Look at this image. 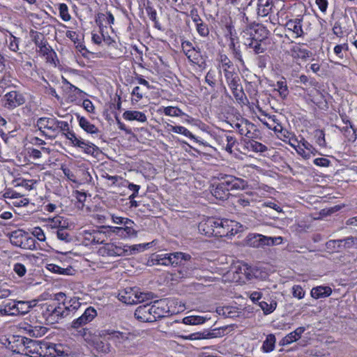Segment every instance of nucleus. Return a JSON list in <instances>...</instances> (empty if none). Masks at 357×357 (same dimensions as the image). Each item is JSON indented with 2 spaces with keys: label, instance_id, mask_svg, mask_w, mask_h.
Here are the masks:
<instances>
[{
  "label": "nucleus",
  "instance_id": "nucleus-52",
  "mask_svg": "<svg viewBox=\"0 0 357 357\" xmlns=\"http://www.w3.org/2000/svg\"><path fill=\"white\" fill-rule=\"evenodd\" d=\"M134 222L132 220L127 221V224L123 226L127 238L137 236V231L133 229Z\"/></svg>",
  "mask_w": 357,
  "mask_h": 357
},
{
  "label": "nucleus",
  "instance_id": "nucleus-1",
  "mask_svg": "<svg viewBox=\"0 0 357 357\" xmlns=\"http://www.w3.org/2000/svg\"><path fill=\"white\" fill-rule=\"evenodd\" d=\"M173 263L174 267L178 268L179 277L184 278L190 277L198 266L190 255L183 252H175Z\"/></svg>",
  "mask_w": 357,
  "mask_h": 357
},
{
  "label": "nucleus",
  "instance_id": "nucleus-37",
  "mask_svg": "<svg viewBox=\"0 0 357 357\" xmlns=\"http://www.w3.org/2000/svg\"><path fill=\"white\" fill-rule=\"evenodd\" d=\"M259 305L264 312V314L267 315L272 313L277 307V302L275 301H271V303H268L265 301L259 302Z\"/></svg>",
  "mask_w": 357,
  "mask_h": 357
},
{
  "label": "nucleus",
  "instance_id": "nucleus-47",
  "mask_svg": "<svg viewBox=\"0 0 357 357\" xmlns=\"http://www.w3.org/2000/svg\"><path fill=\"white\" fill-rule=\"evenodd\" d=\"M56 236L59 240L63 241L65 243H68L72 241V237L66 231V227L58 229L56 231Z\"/></svg>",
  "mask_w": 357,
  "mask_h": 357
},
{
  "label": "nucleus",
  "instance_id": "nucleus-11",
  "mask_svg": "<svg viewBox=\"0 0 357 357\" xmlns=\"http://www.w3.org/2000/svg\"><path fill=\"white\" fill-rule=\"evenodd\" d=\"M47 312H48L47 320L51 324L58 322L59 320L67 317L63 303H59L56 307L49 306Z\"/></svg>",
  "mask_w": 357,
  "mask_h": 357
},
{
  "label": "nucleus",
  "instance_id": "nucleus-53",
  "mask_svg": "<svg viewBox=\"0 0 357 357\" xmlns=\"http://www.w3.org/2000/svg\"><path fill=\"white\" fill-rule=\"evenodd\" d=\"M250 147L253 151L259 153H264L268 150L267 146L257 141L251 142Z\"/></svg>",
  "mask_w": 357,
  "mask_h": 357
},
{
  "label": "nucleus",
  "instance_id": "nucleus-29",
  "mask_svg": "<svg viewBox=\"0 0 357 357\" xmlns=\"http://www.w3.org/2000/svg\"><path fill=\"white\" fill-rule=\"evenodd\" d=\"M109 341V340H107V338L104 340H97L94 342L95 349L98 351L105 354L112 353L114 349Z\"/></svg>",
  "mask_w": 357,
  "mask_h": 357
},
{
  "label": "nucleus",
  "instance_id": "nucleus-41",
  "mask_svg": "<svg viewBox=\"0 0 357 357\" xmlns=\"http://www.w3.org/2000/svg\"><path fill=\"white\" fill-rule=\"evenodd\" d=\"M23 249L35 250L36 249V240L33 237L28 236L26 234V237L22 241V245L20 246Z\"/></svg>",
  "mask_w": 357,
  "mask_h": 357
},
{
  "label": "nucleus",
  "instance_id": "nucleus-31",
  "mask_svg": "<svg viewBox=\"0 0 357 357\" xmlns=\"http://www.w3.org/2000/svg\"><path fill=\"white\" fill-rule=\"evenodd\" d=\"M216 312L224 317L234 318L238 316V312L231 306L218 307L216 309Z\"/></svg>",
  "mask_w": 357,
  "mask_h": 357
},
{
  "label": "nucleus",
  "instance_id": "nucleus-2",
  "mask_svg": "<svg viewBox=\"0 0 357 357\" xmlns=\"http://www.w3.org/2000/svg\"><path fill=\"white\" fill-rule=\"evenodd\" d=\"M118 298L123 303L133 305L151 299L153 293L139 292L137 289L129 288L119 292Z\"/></svg>",
  "mask_w": 357,
  "mask_h": 357
},
{
  "label": "nucleus",
  "instance_id": "nucleus-35",
  "mask_svg": "<svg viewBox=\"0 0 357 357\" xmlns=\"http://www.w3.org/2000/svg\"><path fill=\"white\" fill-rule=\"evenodd\" d=\"M214 333L208 332V331H203L199 333H192L190 335L185 337V338L187 340H203V339H209L215 337Z\"/></svg>",
  "mask_w": 357,
  "mask_h": 357
},
{
  "label": "nucleus",
  "instance_id": "nucleus-40",
  "mask_svg": "<svg viewBox=\"0 0 357 357\" xmlns=\"http://www.w3.org/2000/svg\"><path fill=\"white\" fill-rule=\"evenodd\" d=\"M326 248L331 252H340L342 250V241L340 239L330 240L326 242Z\"/></svg>",
  "mask_w": 357,
  "mask_h": 357
},
{
  "label": "nucleus",
  "instance_id": "nucleus-61",
  "mask_svg": "<svg viewBox=\"0 0 357 357\" xmlns=\"http://www.w3.org/2000/svg\"><path fill=\"white\" fill-rule=\"evenodd\" d=\"M293 296L298 299H301L305 296V291L300 285H294L292 287Z\"/></svg>",
  "mask_w": 357,
  "mask_h": 357
},
{
  "label": "nucleus",
  "instance_id": "nucleus-6",
  "mask_svg": "<svg viewBox=\"0 0 357 357\" xmlns=\"http://www.w3.org/2000/svg\"><path fill=\"white\" fill-rule=\"evenodd\" d=\"M5 102L4 107L8 109H13L20 105H22L26 100L24 95L17 91L8 92L3 97Z\"/></svg>",
  "mask_w": 357,
  "mask_h": 357
},
{
  "label": "nucleus",
  "instance_id": "nucleus-39",
  "mask_svg": "<svg viewBox=\"0 0 357 357\" xmlns=\"http://www.w3.org/2000/svg\"><path fill=\"white\" fill-rule=\"evenodd\" d=\"M47 268H48V270H50V271H52L53 273L61 274V275H71V271H72L71 267H69L67 268H63L60 267L59 266H57V265L53 264H48Z\"/></svg>",
  "mask_w": 357,
  "mask_h": 357
},
{
  "label": "nucleus",
  "instance_id": "nucleus-7",
  "mask_svg": "<svg viewBox=\"0 0 357 357\" xmlns=\"http://www.w3.org/2000/svg\"><path fill=\"white\" fill-rule=\"evenodd\" d=\"M174 252L170 253H161L153 254L147 261L148 266L162 265V266H174L173 263Z\"/></svg>",
  "mask_w": 357,
  "mask_h": 357
},
{
  "label": "nucleus",
  "instance_id": "nucleus-27",
  "mask_svg": "<svg viewBox=\"0 0 357 357\" xmlns=\"http://www.w3.org/2000/svg\"><path fill=\"white\" fill-rule=\"evenodd\" d=\"M26 234L23 230L17 229L10 232L8 234L10 243L15 246L20 247L22 244V241L26 237Z\"/></svg>",
  "mask_w": 357,
  "mask_h": 357
},
{
  "label": "nucleus",
  "instance_id": "nucleus-55",
  "mask_svg": "<svg viewBox=\"0 0 357 357\" xmlns=\"http://www.w3.org/2000/svg\"><path fill=\"white\" fill-rule=\"evenodd\" d=\"M314 136L317 143L322 147L326 146L325 134L322 130H317Z\"/></svg>",
  "mask_w": 357,
  "mask_h": 357
},
{
  "label": "nucleus",
  "instance_id": "nucleus-24",
  "mask_svg": "<svg viewBox=\"0 0 357 357\" xmlns=\"http://www.w3.org/2000/svg\"><path fill=\"white\" fill-rule=\"evenodd\" d=\"M123 117L128 121L135 120L141 123H144L147 121L145 114L139 111H126L123 114Z\"/></svg>",
  "mask_w": 357,
  "mask_h": 357
},
{
  "label": "nucleus",
  "instance_id": "nucleus-16",
  "mask_svg": "<svg viewBox=\"0 0 357 357\" xmlns=\"http://www.w3.org/2000/svg\"><path fill=\"white\" fill-rule=\"evenodd\" d=\"M290 55L296 59L306 61L312 56V53L300 45H294L290 49Z\"/></svg>",
  "mask_w": 357,
  "mask_h": 357
},
{
  "label": "nucleus",
  "instance_id": "nucleus-5",
  "mask_svg": "<svg viewBox=\"0 0 357 357\" xmlns=\"http://www.w3.org/2000/svg\"><path fill=\"white\" fill-rule=\"evenodd\" d=\"M218 179L221 184L229 191L243 189L247 184L245 180L232 175L221 174Z\"/></svg>",
  "mask_w": 357,
  "mask_h": 357
},
{
  "label": "nucleus",
  "instance_id": "nucleus-17",
  "mask_svg": "<svg viewBox=\"0 0 357 357\" xmlns=\"http://www.w3.org/2000/svg\"><path fill=\"white\" fill-rule=\"evenodd\" d=\"M265 236L259 234H249L245 238L247 245L252 248H260L265 246Z\"/></svg>",
  "mask_w": 357,
  "mask_h": 357
},
{
  "label": "nucleus",
  "instance_id": "nucleus-21",
  "mask_svg": "<svg viewBox=\"0 0 357 357\" xmlns=\"http://www.w3.org/2000/svg\"><path fill=\"white\" fill-rule=\"evenodd\" d=\"M86 234H88L86 238L93 244L103 243L107 238L105 232L100 230H92Z\"/></svg>",
  "mask_w": 357,
  "mask_h": 357
},
{
  "label": "nucleus",
  "instance_id": "nucleus-64",
  "mask_svg": "<svg viewBox=\"0 0 357 357\" xmlns=\"http://www.w3.org/2000/svg\"><path fill=\"white\" fill-rule=\"evenodd\" d=\"M197 32L202 36H206L208 35L209 31L207 25L204 24L202 21L197 26Z\"/></svg>",
  "mask_w": 357,
  "mask_h": 357
},
{
  "label": "nucleus",
  "instance_id": "nucleus-13",
  "mask_svg": "<svg viewBox=\"0 0 357 357\" xmlns=\"http://www.w3.org/2000/svg\"><path fill=\"white\" fill-rule=\"evenodd\" d=\"M249 39L258 41H264L268 38V31L266 28L259 24H254L250 26Z\"/></svg>",
  "mask_w": 357,
  "mask_h": 357
},
{
  "label": "nucleus",
  "instance_id": "nucleus-50",
  "mask_svg": "<svg viewBox=\"0 0 357 357\" xmlns=\"http://www.w3.org/2000/svg\"><path fill=\"white\" fill-rule=\"evenodd\" d=\"M340 240L342 241V250L351 248L357 245V238L356 237L349 236L346 238Z\"/></svg>",
  "mask_w": 357,
  "mask_h": 357
},
{
  "label": "nucleus",
  "instance_id": "nucleus-8",
  "mask_svg": "<svg viewBox=\"0 0 357 357\" xmlns=\"http://www.w3.org/2000/svg\"><path fill=\"white\" fill-rule=\"evenodd\" d=\"M102 333V336L107 337V340L114 342L116 346L129 340L132 335L130 332H121L112 329L104 330Z\"/></svg>",
  "mask_w": 357,
  "mask_h": 357
},
{
  "label": "nucleus",
  "instance_id": "nucleus-34",
  "mask_svg": "<svg viewBox=\"0 0 357 357\" xmlns=\"http://www.w3.org/2000/svg\"><path fill=\"white\" fill-rule=\"evenodd\" d=\"M82 142L84 144H76L75 146L81 148L82 149H83L84 153H86L87 154L93 155L94 154L95 151H97L98 150V146H96L93 143L86 142L84 139H82Z\"/></svg>",
  "mask_w": 357,
  "mask_h": 357
},
{
  "label": "nucleus",
  "instance_id": "nucleus-46",
  "mask_svg": "<svg viewBox=\"0 0 357 357\" xmlns=\"http://www.w3.org/2000/svg\"><path fill=\"white\" fill-rule=\"evenodd\" d=\"M221 62L222 64L223 71L225 74V77H226V73H234V71L231 70V68H233V63L230 61V59L226 56V55H222L221 56Z\"/></svg>",
  "mask_w": 357,
  "mask_h": 357
},
{
  "label": "nucleus",
  "instance_id": "nucleus-49",
  "mask_svg": "<svg viewBox=\"0 0 357 357\" xmlns=\"http://www.w3.org/2000/svg\"><path fill=\"white\" fill-rule=\"evenodd\" d=\"M276 89L280 94V96L284 99L289 94V91L285 82H278L276 84Z\"/></svg>",
  "mask_w": 357,
  "mask_h": 357
},
{
  "label": "nucleus",
  "instance_id": "nucleus-60",
  "mask_svg": "<svg viewBox=\"0 0 357 357\" xmlns=\"http://www.w3.org/2000/svg\"><path fill=\"white\" fill-rule=\"evenodd\" d=\"M265 245H273L280 244L282 241V237H267L265 236Z\"/></svg>",
  "mask_w": 357,
  "mask_h": 357
},
{
  "label": "nucleus",
  "instance_id": "nucleus-14",
  "mask_svg": "<svg viewBox=\"0 0 357 357\" xmlns=\"http://www.w3.org/2000/svg\"><path fill=\"white\" fill-rule=\"evenodd\" d=\"M219 227L215 233V236L223 237L232 236L231 226L234 225V221L228 219H220Z\"/></svg>",
  "mask_w": 357,
  "mask_h": 357
},
{
  "label": "nucleus",
  "instance_id": "nucleus-9",
  "mask_svg": "<svg viewBox=\"0 0 357 357\" xmlns=\"http://www.w3.org/2000/svg\"><path fill=\"white\" fill-rule=\"evenodd\" d=\"M99 253L102 256L108 257H120L127 256L126 246L116 245L114 243H105L104 246L101 247Z\"/></svg>",
  "mask_w": 357,
  "mask_h": 357
},
{
  "label": "nucleus",
  "instance_id": "nucleus-22",
  "mask_svg": "<svg viewBox=\"0 0 357 357\" xmlns=\"http://www.w3.org/2000/svg\"><path fill=\"white\" fill-rule=\"evenodd\" d=\"M332 294V289L328 286H318L311 290V296L315 299L326 298Z\"/></svg>",
  "mask_w": 357,
  "mask_h": 357
},
{
  "label": "nucleus",
  "instance_id": "nucleus-59",
  "mask_svg": "<svg viewBox=\"0 0 357 357\" xmlns=\"http://www.w3.org/2000/svg\"><path fill=\"white\" fill-rule=\"evenodd\" d=\"M199 230L202 231L205 235L208 236H215L214 229H212V227H207L206 226V221L204 222L200 223L199 226Z\"/></svg>",
  "mask_w": 357,
  "mask_h": 357
},
{
  "label": "nucleus",
  "instance_id": "nucleus-23",
  "mask_svg": "<svg viewBox=\"0 0 357 357\" xmlns=\"http://www.w3.org/2000/svg\"><path fill=\"white\" fill-rule=\"evenodd\" d=\"M245 45L248 48L252 49L256 54L264 53L266 50V45L264 41H255L252 39H247L245 42Z\"/></svg>",
  "mask_w": 357,
  "mask_h": 357
},
{
  "label": "nucleus",
  "instance_id": "nucleus-42",
  "mask_svg": "<svg viewBox=\"0 0 357 357\" xmlns=\"http://www.w3.org/2000/svg\"><path fill=\"white\" fill-rule=\"evenodd\" d=\"M69 124L66 121H59L56 118V122H55V137L57 136L59 132H63V134L65 133V132H67L69 130Z\"/></svg>",
  "mask_w": 357,
  "mask_h": 357
},
{
  "label": "nucleus",
  "instance_id": "nucleus-45",
  "mask_svg": "<svg viewBox=\"0 0 357 357\" xmlns=\"http://www.w3.org/2000/svg\"><path fill=\"white\" fill-rule=\"evenodd\" d=\"M17 315L25 314L30 311V304H28L27 301H17Z\"/></svg>",
  "mask_w": 357,
  "mask_h": 357
},
{
  "label": "nucleus",
  "instance_id": "nucleus-62",
  "mask_svg": "<svg viewBox=\"0 0 357 357\" xmlns=\"http://www.w3.org/2000/svg\"><path fill=\"white\" fill-rule=\"evenodd\" d=\"M250 199L246 197L243 195L237 197V199L236 201V206H242V207L248 206H250Z\"/></svg>",
  "mask_w": 357,
  "mask_h": 357
},
{
  "label": "nucleus",
  "instance_id": "nucleus-3",
  "mask_svg": "<svg viewBox=\"0 0 357 357\" xmlns=\"http://www.w3.org/2000/svg\"><path fill=\"white\" fill-rule=\"evenodd\" d=\"M55 117H41L37 120L36 126L42 135L49 138H55Z\"/></svg>",
  "mask_w": 357,
  "mask_h": 357
},
{
  "label": "nucleus",
  "instance_id": "nucleus-44",
  "mask_svg": "<svg viewBox=\"0 0 357 357\" xmlns=\"http://www.w3.org/2000/svg\"><path fill=\"white\" fill-rule=\"evenodd\" d=\"M169 130L178 134H182L189 138H194L193 135L185 127L178 126H170Z\"/></svg>",
  "mask_w": 357,
  "mask_h": 357
},
{
  "label": "nucleus",
  "instance_id": "nucleus-20",
  "mask_svg": "<svg viewBox=\"0 0 357 357\" xmlns=\"http://www.w3.org/2000/svg\"><path fill=\"white\" fill-rule=\"evenodd\" d=\"M273 6V0H258L257 14L261 17L267 16L271 12Z\"/></svg>",
  "mask_w": 357,
  "mask_h": 357
},
{
  "label": "nucleus",
  "instance_id": "nucleus-25",
  "mask_svg": "<svg viewBox=\"0 0 357 357\" xmlns=\"http://www.w3.org/2000/svg\"><path fill=\"white\" fill-rule=\"evenodd\" d=\"M17 302L9 301L0 305V314L2 315H17Z\"/></svg>",
  "mask_w": 357,
  "mask_h": 357
},
{
  "label": "nucleus",
  "instance_id": "nucleus-56",
  "mask_svg": "<svg viewBox=\"0 0 357 357\" xmlns=\"http://www.w3.org/2000/svg\"><path fill=\"white\" fill-rule=\"evenodd\" d=\"M66 221L62 217L56 216L51 220V225L52 227H56L58 229L66 227Z\"/></svg>",
  "mask_w": 357,
  "mask_h": 357
},
{
  "label": "nucleus",
  "instance_id": "nucleus-63",
  "mask_svg": "<svg viewBox=\"0 0 357 357\" xmlns=\"http://www.w3.org/2000/svg\"><path fill=\"white\" fill-rule=\"evenodd\" d=\"M61 348L62 345L61 344H50V351L53 350L55 353H52L53 355L57 356L59 357H63L65 356L64 351L61 349Z\"/></svg>",
  "mask_w": 357,
  "mask_h": 357
},
{
  "label": "nucleus",
  "instance_id": "nucleus-38",
  "mask_svg": "<svg viewBox=\"0 0 357 357\" xmlns=\"http://www.w3.org/2000/svg\"><path fill=\"white\" fill-rule=\"evenodd\" d=\"M28 332L31 337H38L45 335L47 332V328L43 326L33 327L30 326Z\"/></svg>",
  "mask_w": 357,
  "mask_h": 357
},
{
  "label": "nucleus",
  "instance_id": "nucleus-26",
  "mask_svg": "<svg viewBox=\"0 0 357 357\" xmlns=\"http://www.w3.org/2000/svg\"><path fill=\"white\" fill-rule=\"evenodd\" d=\"M43 35L37 34L34 36L33 40L36 45L39 48L40 53L43 54H47L50 53V56L52 54H55V52H52V50H50V47L47 45V42L44 41Z\"/></svg>",
  "mask_w": 357,
  "mask_h": 357
},
{
  "label": "nucleus",
  "instance_id": "nucleus-58",
  "mask_svg": "<svg viewBox=\"0 0 357 357\" xmlns=\"http://www.w3.org/2000/svg\"><path fill=\"white\" fill-rule=\"evenodd\" d=\"M13 271L19 277H23L26 274V268L24 264L16 263L14 264Z\"/></svg>",
  "mask_w": 357,
  "mask_h": 357
},
{
  "label": "nucleus",
  "instance_id": "nucleus-10",
  "mask_svg": "<svg viewBox=\"0 0 357 357\" xmlns=\"http://www.w3.org/2000/svg\"><path fill=\"white\" fill-rule=\"evenodd\" d=\"M151 308L154 321L169 315V309L165 301H155L153 304L151 303Z\"/></svg>",
  "mask_w": 357,
  "mask_h": 357
},
{
  "label": "nucleus",
  "instance_id": "nucleus-51",
  "mask_svg": "<svg viewBox=\"0 0 357 357\" xmlns=\"http://www.w3.org/2000/svg\"><path fill=\"white\" fill-rule=\"evenodd\" d=\"M59 10L60 17L63 21L68 22L70 20V15L68 13V8L66 4L60 3L59 6Z\"/></svg>",
  "mask_w": 357,
  "mask_h": 357
},
{
  "label": "nucleus",
  "instance_id": "nucleus-54",
  "mask_svg": "<svg viewBox=\"0 0 357 357\" xmlns=\"http://www.w3.org/2000/svg\"><path fill=\"white\" fill-rule=\"evenodd\" d=\"M63 135L73 144L74 146H75L76 144H80V143L81 144H84L82 142V139L77 137L75 132L73 131L68 130L66 133H63Z\"/></svg>",
  "mask_w": 357,
  "mask_h": 357
},
{
  "label": "nucleus",
  "instance_id": "nucleus-15",
  "mask_svg": "<svg viewBox=\"0 0 357 357\" xmlns=\"http://www.w3.org/2000/svg\"><path fill=\"white\" fill-rule=\"evenodd\" d=\"M81 298L79 297H73L70 299L66 301L64 300L63 305L65 307L66 314L69 316L70 314H74L82 306V303L80 302Z\"/></svg>",
  "mask_w": 357,
  "mask_h": 357
},
{
  "label": "nucleus",
  "instance_id": "nucleus-30",
  "mask_svg": "<svg viewBox=\"0 0 357 357\" xmlns=\"http://www.w3.org/2000/svg\"><path fill=\"white\" fill-rule=\"evenodd\" d=\"M226 80L231 89V91L237 89H241L242 86L239 84L240 79L235 73H226Z\"/></svg>",
  "mask_w": 357,
  "mask_h": 357
},
{
  "label": "nucleus",
  "instance_id": "nucleus-33",
  "mask_svg": "<svg viewBox=\"0 0 357 357\" xmlns=\"http://www.w3.org/2000/svg\"><path fill=\"white\" fill-rule=\"evenodd\" d=\"M341 131L344 136L347 138L349 142H354L357 139V130L354 127L352 123L349 126L344 127Z\"/></svg>",
  "mask_w": 357,
  "mask_h": 357
},
{
  "label": "nucleus",
  "instance_id": "nucleus-12",
  "mask_svg": "<svg viewBox=\"0 0 357 357\" xmlns=\"http://www.w3.org/2000/svg\"><path fill=\"white\" fill-rule=\"evenodd\" d=\"M151 303L142 305L135 310V317L141 322H154Z\"/></svg>",
  "mask_w": 357,
  "mask_h": 357
},
{
  "label": "nucleus",
  "instance_id": "nucleus-4",
  "mask_svg": "<svg viewBox=\"0 0 357 357\" xmlns=\"http://www.w3.org/2000/svg\"><path fill=\"white\" fill-rule=\"evenodd\" d=\"M96 316V310L93 307H89L84 310V312L80 317L72 321L70 324V328L77 330L80 328H82L88 323L92 321Z\"/></svg>",
  "mask_w": 357,
  "mask_h": 357
},
{
  "label": "nucleus",
  "instance_id": "nucleus-57",
  "mask_svg": "<svg viewBox=\"0 0 357 357\" xmlns=\"http://www.w3.org/2000/svg\"><path fill=\"white\" fill-rule=\"evenodd\" d=\"M186 56L192 63H197L201 57L200 51H195V47L190 52H186Z\"/></svg>",
  "mask_w": 357,
  "mask_h": 357
},
{
  "label": "nucleus",
  "instance_id": "nucleus-32",
  "mask_svg": "<svg viewBox=\"0 0 357 357\" xmlns=\"http://www.w3.org/2000/svg\"><path fill=\"white\" fill-rule=\"evenodd\" d=\"M276 342L275 336L273 334H269L264 341L261 349L265 353H269L274 350Z\"/></svg>",
  "mask_w": 357,
  "mask_h": 357
},
{
  "label": "nucleus",
  "instance_id": "nucleus-18",
  "mask_svg": "<svg viewBox=\"0 0 357 357\" xmlns=\"http://www.w3.org/2000/svg\"><path fill=\"white\" fill-rule=\"evenodd\" d=\"M211 193L216 199L220 200L227 199L230 195L229 191L220 182L212 185Z\"/></svg>",
  "mask_w": 357,
  "mask_h": 357
},
{
  "label": "nucleus",
  "instance_id": "nucleus-43",
  "mask_svg": "<svg viewBox=\"0 0 357 357\" xmlns=\"http://www.w3.org/2000/svg\"><path fill=\"white\" fill-rule=\"evenodd\" d=\"M299 337L294 333V331L291 332L288 335H287L285 337H284L280 341V345L281 346H285L287 344H289L291 343H293L298 340H299Z\"/></svg>",
  "mask_w": 357,
  "mask_h": 357
},
{
  "label": "nucleus",
  "instance_id": "nucleus-19",
  "mask_svg": "<svg viewBox=\"0 0 357 357\" xmlns=\"http://www.w3.org/2000/svg\"><path fill=\"white\" fill-rule=\"evenodd\" d=\"M288 30L294 32L296 36L301 37L303 36V31L302 29V20L301 19L289 20L285 24Z\"/></svg>",
  "mask_w": 357,
  "mask_h": 357
},
{
  "label": "nucleus",
  "instance_id": "nucleus-48",
  "mask_svg": "<svg viewBox=\"0 0 357 357\" xmlns=\"http://www.w3.org/2000/svg\"><path fill=\"white\" fill-rule=\"evenodd\" d=\"M164 113L165 115L170 116H180L184 114L178 107L171 106L165 107Z\"/></svg>",
  "mask_w": 357,
  "mask_h": 357
},
{
  "label": "nucleus",
  "instance_id": "nucleus-28",
  "mask_svg": "<svg viewBox=\"0 0 357 357\" xmlns=\"http://www.w3.org/2000/svg\"><path fill=\"white\" fill-rule=\"evenodd\" d=\"M78 121L79 126L86 132L96 134L99 132L98 128L94 124L91 123L86 118L78 116Z\"/></svg>",
  "mask_w": 357,
  "mask_h": 357
},
{
  "label": "nucleus",
  "instance_id": "nucleus-36",
  "mask_svg": "<svg viewBox=\"0 0 357 357\" xmlns=\"http://www.w3.org/2000/svg\"><path fill=\"white\" fill-rule=\"evenodd\" d=\"M150 243H143V244H138V245H134L132 246L126 245V253L127 256L135 255L140 251H143L147 248H149Z\"/></svg>",
  "mask_w": 357,
  "mask_h": 357
}]
</instances>
